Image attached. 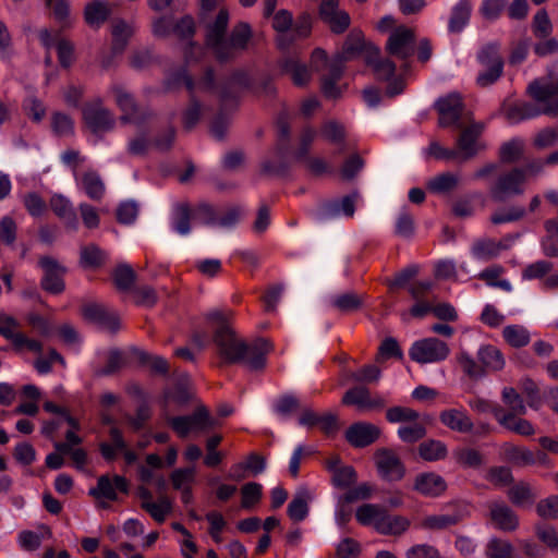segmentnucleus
<instances>
[{"mask_svg": "<svg viewBox=\"0 0 558 558\" xmlns=\"http://www.w3.org/2000/svg\"><path fill=\"white\" fill-rule=\"evenodd\" d=\"M234 317L231 308H217L206 314V322L214 328L213 342L221 363L243 364L251 371H263L268 354L274 351L272 342L263 337L251 342L239 338L233 328Z\"/></svg>", "mask_w": 558, "mask_h": 558, "instance_id": "nucleus-1", "label": "nucleus"}, {"mask_svg": "<svg viewBox=\"0 0 558 558\" xmlns=\"http://www.w3.org/2000/svg\"><path fill=\"white\" fill-rule=\"evenodd\" d=\"M228 25L229 12L226 8H221L214 22L206 27L205 44L219 63L234 60L247 49L253 38V31L248 23H236L227 36Z\"/></svg>", "mask_w": 558, "mask_h": 558, "instance_id": "nucleus-2", "label": "nucleus"}, {"mask_svg": "<svg viewBox=\"0 0 558 558\" xmlns=\"http://www.w3.org/2000/svg\"><path fill=\"white\" fill-rule=\"evenodd\" d=\"M526 93L535 104L515 100L501 105V113L509 123L517 124L542 114L558 116V82L534 80L529 84Z\"/></svg>", "mask_w": 558, "mask_h": 558, "instance_id": "nucleus-3", "label": "nucleus"}, {"mask_svg": "<svg viewBox=\"0 0 558 558\" xmlns=\"http://www.w3.org/2000/svg\"><path fill=\"white\" fill-rule=\"evenodd\" d=\"M381 377V369L375 364H365L356 371L344 369L342 378L345 381L360 384L347 390L341 403L347 407L355 405L363 411H381L387 401L378 392H372L365 385L376 384Z\"/></svg>", "mask_w": 558, "mask_h": 558, "instance_id": "nucleus-4", "label": "nucleus"}, {"mask_svg": "<svg viewBox=\"0 0 558 558\" xmlns=\"http://www.w3.org/2000/svg\"><path fill=\"white\" fill-rule=\"evenodd\" d=\"M542 169V163L533 161L522 167H512L499 171L489 185V195L493 201L502 203L523 195L529 180Z\"/></svg>", "mask_w": 558, "mask_h": 558, "instance_id": "nucleus-5", "label": "nucleus"}, {"mask_svg": "<svg viewBox=\"0 0 558 558\" xmlns=\"http://www.w3.org/2000/svg\"><path fill=\"white\" fill-rule=\"evenodd\" d=\"M311 63L315 71H327L320 78V90L324 97L327 99L341 97L342 89L338 82L344 72V60L342 57L338 56L329 60L324 49L316 48L311 54Z\"/></svg>", "mask_w": 558, "mask_h": 558, "instance_id": "nucleus-6", "label": "nucleus"}, {"mask_svg": "<svg viewBox=\"0 0 558 558\" xmlns=\"http://www.w3.org/2000/svg\"><path fill=\"white\" fill-rule=\"evenodd\" d=\"M82 119L86 128L97 136L110 132L116 125L113 113L104 106L101 98H96L84 105Z\"/></svg>", "mask_w": 558, "mask_h": 558, "instance_id": "nucleus-7", "label": "nucleus"}, {"mask_svg": "<svg viewBox=\"0 0 558 558\" xmlns=\"http://www.w3.org/2000/svg\"><path fill=\"white\" fill-rule=\"evenodd\" d=\"M449 354V345L436 337L417 340L409 350L410 359L418 364L438 363L445 361Z\"/></svg>", "mask_w": 558, "mask_h": 558, "instance_id": "nucleus-8", "label": "nucleus"}, {"mask_svg": "<svg viewBox=\"0 0 558 558\" xmlns=\"http://www.w3.org/2000/svg\"><path fill=\"white\" fill-rule=\"evenodd\" d=\"M20 323L12 316L0 315V336L11 341L12 350L15 353L24 349L40 354L44 345L39 340L28 338L20 330Z\"/></svg>", "mask_w": 558, "mask_h": 558, "instance_id": "nucleus-9", "label": "nucleus"}, {"mask_svg": "<svg viewBox=\"0 0 558 558\" xmlns=\"http://www.w3.org/2000/svg\"><path fill=\"white\" fill-rule=\"evenodd\" d=\"M434 108L438 114V125L440 128H461L465 105L459 93H450L438 98Z\"/></svg>", "mask_w": 558, "mask_h": 558, "instance_id": "nucleus-10", "label": "nucleus"}, {"mask_svg": "<svg viewBox=\"0 0 558 558\" xmlns=\"http://www.w3.org/2000/svg\"><path fill=\"white\" fill-rule=\"evenodd\" d=\"M168 424L180 438H185L191 432H202L211 427L213 420L208 409L201 405L190 415L170 417Z\"/></svg>", "mask_w": 558, "mask_h": 558, "instance_id": "nucleus-11", "label": "nucleus"}, {"mask_svg": "<svg viewBox=\"0 0 558 558\" xmlns=\"http://www.w3.org/2000/svg\"><path fill=\"white\" fill-rule=\"evenodd\" d=\"M415 33L407 26H398L389 36L386 44L388 54L407 61L414 53Z\"/></svg>", "mask_w": 558, "mask_h": 558, "instance_id": "nucleus-12", "label": "nucleus"}, {"mask_svg": "<svg viewBox=\"0 0 558 558\" xmlns=\"http://www.w3.org/2000/svg\"><path fill=\"white\" fill-rule=\"evenodd\" d=\"M375 464L379 475L385 481L398 482L405 475V465L392 449H377L375 452Z\"/></svg>", "mask_w": 558, "mask_h": 558, "instance_id": "nucleus-13", "label": "nucleus"}, {"mask_svg": "<svg viewBox=\"0 0 558 558\" xmlns=\"http://www.w3.org/2000/svg\"><path fill=\"white\" fill-rule=\"evenodd\" d=\"M39 266L44 269V276L40 281L41 289L51 294H61L65 289L63 279L65 268L61 267L57 260L49 256L40 257Z\"/></svg>", "mask_w": 558, "mask_h": 558, "instance_id": "nucleus-14", "label": "nucleus"}, {"mask_svg": "<svg viewBox=\"0 0 558 558\" xmlns=\"http://www.w3.org/2000/svg\"><path fill=\"white\" fill-rule=\"evenodd\" d=\"M196 33V24L191 15H184L172 25L171 34H173L180 40H189L184 49V61L187 65L191 61L195 60V52H201V47L193 41V37Z\"/></svg>", "mask_w": 558, "mask_h": 558, "instance_id": "nucleus-15", "label": "nucleus"}, {"mask_svg": "<svg viewBox=\"0 0 558 558\" xmlns=\"http://www.w3.org/2000/svg\"><path fill=\"white\" fill-rule=\"evenodd\" d=\"M460 130L456 142L457 150L464 159H471L477 155L480 150L478 140L482 136L484 126L481 123H472L470 125L458 128Z\"/></svg>", "mask_w": 558, "mask_h": 558, "instance_id": "nucleus-16", "label": "nucleus"}, {"mask_svg": "<svg viewBox=\"0 0 558 558\" xmlns=\"http://www.w3.org/2000/svg\"><path fill=\"white\" fill-rule=\"evenodd\" d=\"M448 488L446 480L435 472H423L415 476L413 490L423 497L438 498Z\"/></svg>", "mask_w": 558, "mask_h": 558, "instance_id": "nucleus-17", "label": "nucleus"}, {"mask_svg": "<svg viewBox=\"0 0 558 558\" xmlns=\"http://www.w3.org/2000/svg\"><path fill=\"white\" fill-rule=\"evenodd\" d=\"M379 436V427L366 422L353 423L345 430V439L354 448L368 447L374 444Z\"/></svg>", "mask_w": 558, "mask_h": 558, "instance_id": "nucleus-18", "label": "nucleus"}, {"mask_svg": "<svg viewBox=\"0 0 558 558\" xmlns=\"http://www.w3.org/2000/svg\"><path fill=\"white\" fill-rule=\"evenodd\" d=\"M299 423L308 428L318 427L326 438H333L339 430L338 416L331 413L320 415L305 410L300 415Z\"/></svg>", "mask_w": 558, "mask_h": 558, "instance_id": "nucleus-19", "label": "nucleus"}, {"mask_svg": "<svg viewBox=\"0 0 558 558\" xmlns=\"http://www.w3.org/2000/svg\"><path fill=\"white\" fill-rule=\"evenodd\" d=\"M82 315L86 320L96 323L111 332H117L120 329L119 315L114 312L108 311L100 304H85L82 307Z\"/></svg>", "mask_w": 558, "mask_h": 558, "instance_id": "nucleus-20", "label": "nucleus"}, {"mask_svg": "<svg viewBox=\"0 0 558 558\" xmlns=\"http://www.w3.org/2000/svg\"><path fill=\"white\" fill-rule=\"evenodd\" d=\"M117 490L122 494H128V480L121 475H114L112 478L108 475H101L97 481V487L92 488L89 494L95 498H106L110 501H117Z\"/></svg>", "mask_w": 558, "mask_h": 558, "instance_id": "nucleus-21", "label": "nucleus"}, {"mask_svg": "<svg viewBox=\"0 0 558 558\" xmlns=\"http://www.w3.org/2000/svg\"><path fill=\"white\" fill-rule=\"evenodd\" d=\"M469 515L466 506L454 505L451 513L432 514L425 517L421 526L426 530L440 531L454 526Z\"/></svg>", "mask_w": 558, "mask_h": 558, "instance_id": "nucleus-22", "label": "nucleus"}, {"mask_svg": "<svg viewBox=\"0 0 558 558\" xmlns=\"http://www.w3.org/2000/svg\"><path fill=\"white\" fill-rule=\"evenodd\" d=\"M434 289L432 281H415L408 287V292L415 301L414 305L410 308V314L415 318H423L429 314L428 295Z\"/></svg>", "mask_w": 558, "mask_h": 558, "instance_id": "nucleus-23", "label": "nucleus"}, {"mask_svg": "<svg viewBox=\"0 0 558 558\" xmlns=\"http://www.w3.org/2000/svg\"><path fill=\"white\" fill-rule=\"evenodd\" d=\"M111 92L116 97V104L118 108L121 110V121L124 123H137L142 120L143 116L141 113V109L135 101V98L124 90V88L120 85H113L111 87Z\"/></svg>", "mask_w": 558, "mask_h": 558, "instance_id": "nucleus-24", "label": "nucleus"}, {"mask_svg": "<svg viewBox=\"0 0 558 558\" xmlns=\"http://www.w3.org/2000/svg\"><path fill=\"white\" fill-rule=\"evenodd\" d=\"M440 423L452 432L469 434L473 432L474 423L463 408H451L439 413Z\"/></svg>", "mask_w": 558, "mask_h": 558, "instance_id": "nucleus-25", "label": "nucleus"}, {"mask_svg": "<svg viewBox=\"0 0 558 558\" xmlns=\"http://www.w3.org/2000/svg\"><path fill=\"white\" fill-rule=\"evenodd\" d=\"M239 87L241 89L251 90L253 88V80L251 75L244 70H234L229 78L219 86V96L221 102H226L229 99H235L236 95L232 90V87Z\"/></svg>", "mask_w": 558, "mask_h": 558, "instance_id": "nucleus-26", "label": "nucleus"}, {"mask_svg": "<svg viewBox=\"0 0 558 558\" xmlns=\"http://www.w3.org/2000/svg\"><path fill=\"white\" fill-rule=\"evenodd\" d=\"M490 520L501 531H514L519 525L517 514L505 504L492 502L489 505Z\"/></svg>", "mask_w": 558, "mask_h": 558, "instance_id": "nucleus-27", "label": "nucleus"}, {"mask_svg": "<svg viewBox=\"0 0 558 558\" xmlns=\"http://www.w3.org/2000/svg\"><path fill=\"white\" fill-rule=\"evenodd\" d=\"M410 527V520L403 515H391L384 510L381 517L375 522V530L383 535L398 536Z\"/></svg>", "mask_w": 558, "mask_h": 558, "instance_id": "nucleus-28", "label": "nucleus"}, {"mask_svg": "<svg viewBox=\"0 0 558 558\" xmlns=\"http://www.w3.org/2000/svg\"><path fill=\"white\" fill-rule=\"evenodd\" d=\"M366 63L373 68L378 81L388 82L393 78L396 64L389 59H381L378 47L371 48L369 53L366 56Z\"/></svg>", "mask_w": 558, "mask_h": 558, "instance_id": "nucleus-29", "label": "nucleus"}, {"mask_svg": "<svg viewBox=\"0 0 558 558\" xmlns=\"http://www.w3.org/2000/svg\"><path fill=\"white\" fill-rule=\"evenodd\" d=\"M81 190L93 201L99 202L105 195V184L99 174L94 170H87L75 177Z\"/></svg>", "mask_w": 558, "mask_h": 558, "instance_id": "nucleus-30", "label": "nucleus"}, {"mask_svg": "<svg viewBox=\"0 0 558 558\" xmlns=\"http://www.w3.org/2000/svg\"><path fill=\"white\" fill-rule=\"evenodd\" d=\"M131 355L138 365L148 367L153 374L166 376L169 374V362L159 355H153L141 349H132Z\"/></svg>", "mask_w": 558, "mask_h": 558, "instance_id": "nucleus-31", "label": "nucleus"}, {"mask_svg": "<svg viewBox=\"0 0 558 558\" xmlns=\"http://www.w3.org/2000/svg\"><path fill=\"white\" fill-rule=\"evenodd\" d=\"M265 468V458L259 453L252 452L246 457L245 461L232 465L229 478L240 481L246 476L244 472H251L253 475H257L262 473Z\"/></svg>", "mask_w": 558, "mask_h": 558, "instance_id": "nucleus-32", "label": "nucleus"}, {"mask_svg": "<svg viewBox=\"0 0 558 558\" xmlns=\"http://www.w3.org/2000/svg\"><path fill=\"white\" fill-rule=\"evenodd\" d=\"M472 13L470 0H460L452 9L448 21V31L459 34L469 24Z\"/></svg>", "mask_w": 558, "mask_h": 558, "instance_id": "nucleus-33", "label": "nucleus"}, {"mask_svg": "<svg viewBox=\"0 0 558 558\" xmlns=\"http://www.w3.org/2000/svg\"><path fill=\"white\" fill-rule=\"evenodd\" d=\"M49 206L54 215L64 221L68 228L77 229L78 221L76 213L68 198L63 195L56 194L50 198Z\"/></svg>", "mask_w": 558, "mask_h": 558, "instance_id": "nucleus-34", "label": "nucleus"}, {"mask_svg": "<svg viewBox=\"0 0 558 558\" xmlns=\"http://www.w3.org/2000/svg\"><path fill=\"white\" fill-rule=\"evenodd\" d=\"M111 15V8L106 2L94 0L84 9L85 23L94 28H99Z\"/></svg>", "mask_w": 558, "mask_h": 558, "instance_id": "nucleus-35", "label": "nucleus"}, {"mask_svg": "<svg viewBox=\"0 0 558 558\" xmlns=\"http://www.w3.org/2000/svg\"><path fill=\"white\" fill-rule=\"evenodd\" d=\"M460 183L458 174L452 172H442L426 182V190L436 195L449 194L454 191Z\"/></svg>", "mask_w": 558, "mask_h": 558, "instance_id": "nucleus-36", "label": "nucleus"}, {"mask_svg": "<svg viewBox=\"0 0 558 558\" xmlns=\"http://www.w3.org/2000/svg\"><path fill=\"white\" fill-rule=\"evenodd\" d=\"M107 254L96 244H87L81 248L80 266L83 269L97 270L107 263Z\"/></svg>", "mask_w": 558, "mask_h": 558, "instance_id": "nucleus-37", "label": "nucleus"}, {"mask_svg": "<svg viewBox=\"0 0 558 558\" xmlns=\"http://www.w3.org/2000/svg\"><path fill=\"white\" fill-rule=\"evenodd\" d=\"M477 359L484 369V375L487 372L500 371L505 365L501 351L492 344L481 347L477 352Z\"/></svg>", "mask_w": 558, "mask_h": 558, "instance_id": "nucleus-38", "label": "nucleus"}, {"mask_svg": "<svg viewBox=\"0 0 558 558\" xmlns=\"http://www.w3.org/2000/svg\"><path fill=\"white\" fill-rule=\"evenodd\" d=\"M375 47L374 45L366 43L361 33H354L348 35L343 47H342V59L349 60L356 56H364L366 59L367 53H369L371 48Z\"/></svg>", "mask_w": 558, "mask_h": 558, "instance_id": "nucleus-39", "label": "nucleus"}, {"mask_svg": "<svg viewBox=\"0 0 558 558\" xmlns=\"http://www.w3.org/2000/svg\"><path fill=\"white\" fill-rule=\"evenodd\" d=\"M283 73L289 74L293 84L298 87L306 86L311 81V71L306 64L300 63L296 59L288 58L281 63Z\"/></svg>", "mask_w": 558, "mask_h": 558, "instance_id": "nucleus-40", "label": "nucleus"}, {"mask_svg": "<svg viewBox=\"0 0 558 558\" xmlns=\"http://www.w3.org/2000/svg\"><path fill=\"white\" fill-rule=\"evenodd\" d=\"M109 437L111 442H101L99 445V451L102 458L108 461H114L118 452L126 449V441L123 437V433L118 427H111L109 429Z\"/></svg>", "mask_w": 558, "mask_h": 558, "instance_id": "nucleus-41", "label": "nucleus"}, {"mask_svg": "<svg viewBox=\"0 0 558 558\" xmlns=\"http://www.w3.org/2000/svg\"><path fill=\"white\" fill-rule=\"evenodd\" d=\"M417 452L422 460L435 462L447 458L448 448L441 440L427 439L418 445Z\"/></svg>", "mask_w": 558, "mask_h": 558, "instance_id": "nucleus-42", "label": "nucleus"}, {"mask_svg": "<svg viewBox=\"0 0 558 558\" xmlns=\"http://www.w3.org/2000/svg\"><path fill=\"white\" fill-rule=\"evenodd\" d=\"M502 453L505 460L513 465L525 466L535 464L534 452L524 447L507 442L502 446Z\"/></svg>", "mask_w": 558, "mask_h": 558, "instance_id": "nucleus-43", "label": "nucleus"}, {"mask_svg": "<svg viewBox=\"0 0 558 558\" xmlns=\"http://www.w3.org/2000/svg\"><path fill=\"white\" fill-rule=\"evenodd\" d=\"M111 279L119 292H129L134 288L136 272L130 265L120 264L112 270Z\"/></svg>", "mask_w": 558, "mask_h": 558, "instance_id": "nucleus-44", "label": "nucleus"}, {"mask_svg": "<svg viewBox=\"0 0 558 558\" xmlns=\"http://www.w3.org/2000/svg\"><path fill=\"white\" fill-rule=\"evenodd\" d=\"M184 85L189 94H194L196 82L193 76L189 73L186 65L181 66L168 74L165 81V88L167 90H173Z\"/></svg>", "mask_w": 558, "mask_h": 558, "instance_id": "nucleus-45", "label": "nucleus"}, {"mask_svg": "<svg viewBox=\"0 0 558 558\" xmlns=\"http://www.w3.org/2000/svg\"><path fill=\"white\" fill-rule=\"evenodd\" d=\"M546 234L541 240L542 250L547 257H558V219L544 222Z\"/></svg>", "mask_w": 558, "mask_h": 558, "instance_id": "nucleus-46", "label": "nucleus"}, {"mask_svg": "<svg viewBox=\"0 0 558 558\" xmlns=\"http://www.w3.org/2000/svg\"><path fill=\"white\" fill-rule=\"evenodd\" d=\"M524 154V143L519 138H512L505 142L498 153V157L501 163L513 165L519 162Z\"/></svg>", "mask_w": 558, "mask_h": 558, "instance_id": "nucleus-47", "label": "nucleus"}, {"mask_svg": "<svg viewBox=\"0 0 558 558\" xmlns=\"http://www.w3.org/2000/svg\"><path fill=\"white\" fill-rule=\"evenodd\" d=\"M193 210L187 203H180L174 207L172 216V228L179 234H187L191 231V219Z\"/></svg>", "mask_w": 558, "mask_h": 558, "instance_id": "nucleus-48", "label": "nucleus"}, {"mask_svg": "<svg viewBox=\"0 0 558 558\" xmlns=\"http://www.w3.org/2000/svg\"><path fill=\"white\" fill-rule=\"evenodd\" d=\"M520 415H510L504 413L499 424L514 434L520 436H532L535 434V428L532 423L525 418L519 417Z\"/></svg>", "mask_w": 558, "mask_h": 558, "instance_id": "nucleus-49", "label": "nucleus"}, {"mask_svg": "<svg viewBox=\"0 0 558 558\" xmlns=\"http://www.w3.org/2000/svg\"><path fill=\"white\" fill-rule=\"evenodd\" d=\"M502 337L512 348H523L530 342L529 331L520 325H510L504 328Z\"/></svg>", "mask_w": 558, "mask_h": 558, "instance_id": "nucleus-50", "label": "nucleus"}, {"mask_svg": "<svg viewBox=\"0 0 558 558\" xmlns=\"http://www.w3.org/2000/svg\"><path fill=\"white\" fill-rule=\"evenodd\" d=\"M456 462L463 468L477 469L484 462L483 454L474 448H459L453 451Z\"/></svg>", "mask_w": 558, "mask_h": 558, "instance_id": "nucleus-51", "label": "nucleus"}, {"mask_svg": "<svg viewBox=\"0 0 558 558\" xmlns=\"http://www.w3.org/2000/svg\"><path fill=\"white\" fill-rule=\"evenodd\" d=\"M502 401L508 407L506 414L524 415L526 408L522 396L512 387H506L502 390Z\"/></svg>", "mask_w": 558, "mask_h": 558, "instance_id": "nucleus-52", "label": "nucleus"}, {"mask_svg": "<svg viewBox=\"0 0 558 558\" xmlns=\"http://www.w3.org/2000/svg\"><path fill=\"white\" fill-rule=\"evenodd\" d=\"M111 35L113 53L123 52L132 35L130 26L124 21H118L112 25Z\"/></svg>", "mask_w": 558, "mask_h": 558, "instance_id": "nucleus-53", "label": "nucleus"}, {"mask_svg": "<svg viewBox=\"0 0 558 558\" xmlns=\"http://www.w3.org/2000/svg\"><path fill=\"white\" fill-rule=\"evenodd\" d=\"M426 434L427 429L425 424L418 422V420L398 428V437L405 444H415L423 439Z\"/></svg>", "mask_w": 558, "mask_h": 558, "instance_id": "nucleus-54", "label": "nucleus"}, {"mask_svg": "<svg viewBox=\"0 0 558 558\" xmlns=\"http://www.w3.org/2000/svg\"><path fill=\"white\" fill-rule=\"evenodd\" d=\"M202 112V104L194 94H191L189 105L182 113V124L185 131H191L195 128L201 120Z\"/></svg>", "mask_w": 558, "mask_h": 558, "instance_id": "nucleus-55", "label": "nucleus"}, {"mask_svg": "<svg viewBox=\"0 0 558 558\" xmlns=\"http://www.w3.org/2000/svg\"><path fill=\"white\" fill-rule=\"evenodd\" d=\"M477 61L485 68L495 66L497 63L504 66V60L500 56V46L496 43L483 46L477 53Z\"/></svg>", "mask_w": 558, "mask_h": 558, "instance_id": "nucleus-56", "label": "nucleus"}, {"mask_svg": "<svg viewBox=\"0 0 558 558\" xmlns=\"http://www.w3.org/2000/svg\"><path fill=\"white\" fill-rule=\"evenodd\" d=\"M385 416L389 423H411L420 418V413L412 408L396 405L387 409Z\"/></svg>", "mask_w": 558, "mask_h": 558, "instance_id": "nucleus-57", "label": "nucleus"}, {"mask_svg": "<svg viewBox=\"0 0 558 558\" xmlns=\"http://www.w3.org/2000/svg\"><path fill=\"white\" fill-rule=\"evenodd\" d=\"M263 496V486L259 483L251 482L241 487V506L251 509L256 506Z\"/></svg>", "mask_w": 558, "mask_h": 558, "instance_id": "nucleus-58", "label": "nucleus"}, {"mask_svg": "<svg viewBox=\"0 0 558 558\" xmlns=\"http://www.w3.org/2000/svg\"><path fill=\"white\" fill-rule=\"evenodd\" d=\"M363 298L356 293H343L332 299V305L342 313L356 312L363 305Z\"/></svg>", "mask_w": 558, "mask_h": 558, "instance_id": "nucleus-59", "label": "nucleus"}, {"mask_svg": "<svg viewBox=\"0 0 558 558\" xmlns=\"http://www.w3.org/2000/svg\"><path fill=\"white\" fill-rule=\"evenodd\" d=\"M402 350L395 338L388 337L384 339L378 347L375 355L376 363H383L389 359H401Z\"/></svg>", "mask_w": 558, "mask_h": 558, "instance_id": "nucleus-60", "label": "nucleus"}, {"mask_svg": "<svg viewBox=\"0 0 558 558\" xmlns=\"http://www.w3.org/2000/svg\"><path fill=\"white\" fill-rule=\"evenodd\" d=\"M141 507L148 512L157 523H163L167 514L171 511V504L167 498H162L158 502L144 500Z\"/></svg>", "mask_w": 558, "mask_h": 558, "instance_id": "nucleus-61", "label": "nucleus"}, {"mask_svg": "<svg viewBox=\"0 0 558 558\" xmlns=\"http://www.w3.org/2000/svg\"><path fill=\"white\" fill-rule=\"evenodd\" d=\"M532 31L537 38H547L553 33V25L545 9L538 10L533 16Z\"/></svg>", "mask_w": 558, "mask_h": 558, "instance_id": "nucleus-62", "label": "nucleus"}, {"mask_svg": "<svg viewBox=\"0 0 558 558\" xmlns=\"http://www.w3.org/2000/svg\"><path fill=\"white\" fill-rule=\"evenodd\" d=\"M322 136L331 144L341 145L345 141L344 126L336 121H327L322 125Z\"/></svg>", "mask_w": 558, "mask_h": 558, "instance_id": "nucleus-63", "label": "nucleus"}, {"mask_svg": "<svg viewBox=\"0 0 558 558\" xmlns=\"http://www.w3.org/2000/svg\"><path fill=\"white\" fill-rule=\"evenodd\" d=\"M487 558H512V545L506 541L494 538L486 547Z\"/></svg>", "mask_w": 558, "mask_h": 558, "instance_id": "nucleus-64", "label": "nucleus"}]
</instances>
